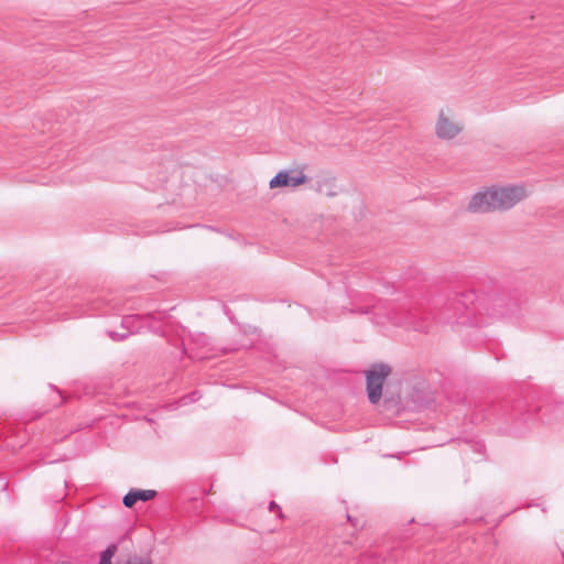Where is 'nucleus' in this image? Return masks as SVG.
<instances>
[{
	"instance_id": "obj_6",
	"label": "nucleus",
	"mask_w": 564,
	"mask_h": 564,
	"mask_svg": "<svg viewBox=\"0 0 564 564\" xmlns=\"http://www.w3.org/2000/svg\"><path fill=\"white\" fill-rule=\"evenodd\" d=\"M158 496V491L153 489H130L122 499V503L126 508H133L139 501L147 502L154 499Z\"/></svg>"
},
{
	"instance_id": "obj_14",
	"label": "nucleus",
	"mask_w": 564,
	"mask_h": 564,
	"mask_svg": "<svg viewBox=\"0 0 564 564\" xmlns=\"http://www.w3.org/2000/svg\"><path fill=\"white\" fill-rule=\"evenodd\" d=\"M186 398H189V401L194 402L200 398V394L198 393V391H194L188 397H184V399Z\"/></svg>"
},
{
	"instance_id": "obj_15",
	"label": "nucleus",
	"mask_w": 564,
	"mask_h": 564,
	"mask_svg": "<svg viewBox=\"0 0 564 564\" xmlns=\"http://www.w3.org/2000/svg\"><path fill=\"white\" fill-rule=\"evenodd\" d=\"M198 338H199L200 343L204 345L207 344V341H208V337L204 334L198 335Z\"/></svg>"
},
{
	"instance_id": "obj_18",
	"label": "nucleus",
	"mask_w": 564,
	"mask_h": 564,
	"mask_svg": "<svg viewBox=\"0 0 564 564\" xmlns=\"http://www.w3.org/2000/svg\"><path fill=\"white\" fill-rule=\"evenodd\" d=\"M327 195H328V196H335V195H336V193H335V192H332V189H328Z\"/></svg>"
},
{
	"instance_id": "obj_5",
	"label": "nucleus",
	"mask_w": 564,
	"mask_h": 564,
	"mask_svg": "<svg viewBox=\"0 0 564 564\" xmlns=\"http://www.w3.org/2000/svg\"><path fill=\"white\" fill-rule=\"evenodd\" d=\"M307 181V176L303 171L295 172L294 170L279 171L270 181V188L280 187H297Z\"/></svg>"
},
{
	"instance_id": "obj_10",
	"label": "nucleus",
	"mask_w": 564,
	"mask_h": 564,
	"mask_svg": "<svg viewBox=\"0 0 564 564\" xmlns=\"http://www.w3.org/2000/svg\"><path fill=\"white\" fill-rule=\"evenodd\" d=\"M118 551V546L115 543L109 544L101 553L98 564H112V558Z\"/></svg>"
},
{
	"instance_id": "obj_13",
	"label": "nucleus",
	"mask_w": 564,
	"mask_h": 564,
	"mask_svg": "<svg viewBox=\"0 0 564 564\" xmlns=\"http://www.w3.org/2000/svg\"><path fill=\"white\" fill-rule=\"evenodd\" d=\"M126 564H152L150 560L143 561L141 557L134 556L130 558Z\"/></svg>"
},
{
	"instance_id": "obj_9",
	"label": "nucleus",
	"mask_w": 564,
	"mask_h": 564,
	"mask_svg": "<svg viewBox=\"0 0 564 564\" xmlns=\"http://www.w3.org/2000/svg\"><path fill=\"white\" fill-rule=\"evenodd\" d=\"M142 318V315L139 314L126 315L121 319V327L132 335L139 332Z\"/></svg>"
},
{
	"instance_id": "obj_16",
	"label": "nucleus",
	"mask_w": 564,
	"mask_h": 564,
	"mask_svg": "<svg viewBox=\"0 0 564 564\" xmlns=\"http://www.w3.org/2000/svg\"><path fill=\"white\" fill-rule=\"evenodd\" d=\"M347 520H348L349 522H351V523H352V525H356V524H355V522H354V520H352V518H351L349 514H347Z\"/></svg>"
},
{
	"instance_id": "obj_3",
	"label": "nucleus",
	"mask_w": 564,
	"mask_h": 564,
	"mask_svg": "<svg viewBox=\"0 0 564 564\" xmlns=\"http://www.w3.org/2000/svg\"><path fill=\"white\" fill-rule=\"evenodd\" d=\"M525 197L523 186L491 187L474 194L467 205V212L488 214L508 210Z\"/></svg>"
},
{
	"instance_id": "obj_2",
	"label": "nucleus",
	"mask_w": 564,
	"mask_h": 564,
	"mask_svg": "<svg viewBox=\"0 0 564 564\" xmlns=\"http://www.w3.org/2000/svg\"><path fill=\"white\" fill-rule=\"evenodd\" d=\"M488 419L498 423L503 433L510 434L522 433L536 420L544 424H564V401L538 405L528 404L522 399H507L489 408Z\"/></svg>"
},
{
	"instance_id": "obj_12",
	"label": "nucleus",
	"mask_w": 564,
	"mask_h": 564,
	"mask_svg": "<svg viewBox=\"0 0 564 564\" xmlns=\"http://www.w3.org/2000/svg\"><path fill=\"white\" fill-rule=\"evenodd\" d=\"M268 509H269V511H271V512H276V516H278L280 519L284 518V514H283V512H282L281 507H280V506H279L274 500H272V501H270V502H269V507H268Z\"/></svg>"
},
{
	"instance_id": "obj_4",
	"label": "nucleus",
	"mask_w": 564,
	"mask_h": 564,
	"mask_svg": "<svg viewBox=\"0 0 564 564\" xmlns=\"http://www.w3.org/2000/svg\"><path fill=\"white\" fill-rule=\"evenodd\" d=\"M391 373V367L387 364H375L365 371L366 390L370 403L376 404L382 397V388L386 379Z\"/></svg>"
},
{
	"instance_id": "obj_11",
	"label": "nucleus",
	"mask_w": 564,
	"mask_h": 564,
	"mask_svg": "<svg viewBox=\"0 0 564 564\" xmlns=\"http://www.w3.org/2000/svg\"><path fill=\"white\" fill-rule=\"evenodd\" d=\"M108 335L115 341H123L130 336V333H127V332L119 333V332L109 330Z\"/></svg>"
},
{
	"instance_id": "obj_1",
	"label": "nucleus",
	"mask_w": 564,
	"mask_h": 564,
	"mask_svg": "<svg viewBox=\"0 0 564 564\" xmlns=\"http://www.w3.org/2000/svg\"><path fill=\"white\" fill-rule=\"evenodd\" d=\"M477 302L490 318L508 317L516 310V304L503 295L495 294L479 300L471 290H454L436 300L433 319L444 324L466 325L471 322V306Z\"/></svg>"
},
{
	"instance_id": "obj_8",
	"label": "nucleus",
	"mask_w": 564,
	"mask_h": 564,
	"mask_svg": "<svg viewBox=\"0 0 564 564\" xmlns=\"http://www.w3.org/2000/svg\"><path fill=\"white\" fill-rule=\"evenodd\" d=\"M408 325L411 326L416 332L427 333L430 330V314L424 316H417V313H411L410 321Z\"/></svg>"
},
{
	"instance_id": "obj_17",
	"label": "nucleus",
	"mask_w": 564,
	"mask_h": 564,
	"mask_svg": "<svg viewBox=\"0 0 564 564\" xmlns=\"http://www.w3.org/2000/svg\"><path fill=\"white\" fill-rule=\"evenodd\" d=\"M327 195H328V196H335V195H336V193H335V192H332V189H328Z\"/></svg>"
},
{
	"instance_id": "obj_7",
	"label": "nucleus",
	"mask_w": 564,
	"mask_h": 564,
	"mask_svg": "<svg viewBox=\"0 0 564 564\" xmlns=\"http://www.w3.org/2000/svg\"><path fill=\"white\" fill-rule=\"evenodd\" d=\"M460 129L448 119L441 117L436 123V133L442 139H453L459 133Z\"/></svg>"
}]
</instances>
